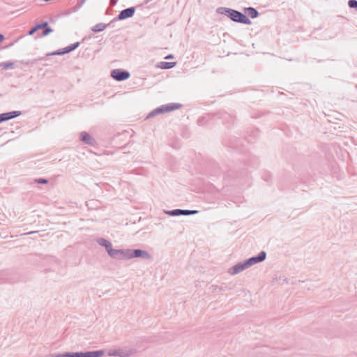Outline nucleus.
I'll list each match as a JSON object with an SVG mask.
<instances>
[{"instance_id":"nucleus-1","label":"nucleus","mask_w":357,"mask_h":357,"mask_svg":"<svg viewBox=\"0 0 357 357\" xmlns=\"http://www.w3.org/2000/svg\"><path fill=\"white\" fill-rule=\"evenodd\" d=\"M217 11L220 14L226 15L229 19L235 22L248 25H250L252 23L248 17L238 10L229 8L220 7L218 8Z\"/></svg>"},{"instance_id":"nucleus-2","label":"nucleus","mask_w":357,"mask_h":357,"mask_svg":"<svg viewBox=\"0 0 357 357\" xmlns=\"http://www.w3.org/2000/svg\"><path fill=\"white\" fill-rule=\"evenodd\" d=\"M119 260L130 259L132 258L152 259L151 255L146 251L139 249H122Z\"/></svg>"},{"instance_id":"nucleus-3","label":"nucleus","mask_w":357,"mask_h":357,"mask_svg":"<svg viewBox=\"0 0 357 357\" xmlns=\"http://www.w3.org/2000/svg\"><path fill=\"white\" fill-rule=\"evenodd\" d=\"M104 354L103 350L86 352H66L63 354H53L52 357H102Z\"/></svg>"},{"instance_id":"nucleus-4","label":"nucleus","mask_w":357,"mask_h":357,"mask_svg":"<svg viewBox=\"0 0 357 357\" xmlns=\"http://www.w3.org/2000/svg\"><path fill=\"white\" fill-rule=\"evenodd\" d=\"M96 242L100 246L105 248L107 252L109 255V257H111L112 258H114L115 259H118V260L119 259L122 249H119V250L113 249L111 242L105 238H97Z\"/></svg>"},{"instance_id":"nucleus-5","label":"nucleus","mask_w":357,"mask_h":357,"mask_svg":"<svg viewBox=\"0 0 357 357\" xmlns=\"http://www.w3.org/2000/svg\"><path fill=\"white\" fill-rule=\"evenodd\" d=\"M130 74L128 71L123 69H114L111 71V77L116 81H123L128 79Z\"/></svg>"},{"instance_id":"nucleus-6","label":"nucleus","mask_w":357,"mask_h":357,"mask_svg":"<svg viewBox=\"0 0 357 357\" xmlns=\"http://www.w3.org/2000/svg\"><path fill=\"white\" fill-rule=\"evenodd\" d=\"M132 354V350L128 347L112 349L108 352L109 356L128 357Z\"/></svg>"},{"instance_id":"nucleus-7","label":"nucleus","mask_w":357,"mask_h":357,"mask_svg":"<svg viewBox=\"0 0 357 357\" xmlns=\"http://www.w3.org/2000/svg\"><path fill=\"white\" fill-rule=\"evenodd\" d=\"M266 253L265 251H261L257 256L252 257L245 260L248 267H250L256 264L260 263L266 259Z\"/></svg>"},{"instance_id":"nucleus-8","label":"nucleus","mask_w":357,"mask_h":357,"mask_svg":"<svg viewBox=\"0 0 357 357\" xmlns=\"http://www.w3.org/2000/svg\"><path fill=\"white\" fill-rule=\"evenodd\" d=\"M182 107V105L180 103H169L167 105H163L160 107H158V114H163L166 112H169L176 109H178Z\"/></svg>"},{"instance_id":"nucleus-9","label":"nucleus","mask_w":357,"mask_h":357,"mask_svg":"<svg viewBox=\"0 0 357 357\" xmlns=\"http://www.w3.org/2000/svg\"><path fill=\"white\" fill-rule=\"evenodd\" d=\"M247 268H248V265L246 264V261H244L243 262L238 263L237 264L229 268L228 272L231 275H236Z\"/></svg>"},{"instance_id":"nucleus-10","label":"nucleus","mask_w":357,"mask_h":357,"mask_svg":"<svg viewBox=\"0 0 357 357\" xmlns=\"http://www.w3.org/2000/svg\"><path fill=\"white\" fill-rule=\"evenodd\" d=\"M135 12V7H130L126 9H124L120 12L119 14L117 19L119 20H123L133 16Z\"/></svg>"},{"instance_id":"nucleus-11","label":"nucleus","mask_w":357,"mask_h":357,"mask_svg":"<svg viewBox=\"0 0 357 357\" xmlns=\"http://www.w3.org/2000/svg\"><path fill=\"white\" fill-rule=\"evenodd\" d=\"M79 45V43H75L74 44H72L62 50H57L54 52H52V54H50V55H62V54H66V53H69L72 51H73L74 50H75L78 46Z\"/></svg>"},{"instance_id":"nucleus-12","label":"nucleus","mask_w":357,"mask_h":357,"mask_svg":"<svg viewBox=\"0 0 357 357\" xmlns=\"http://www.w3.org/2000/svg\"><path fill=\"white\" fill-rule=\"evenodd\" d=\"M21 114V112L20 111H13L7 113L1 114V121H6L15 117L19 116Z\"/></svg>"},{"instance_id":"nucleus-13","label":"nucleus","mask_w":357,"mask_h":357,"mask_svg":"<svg viewBox=\"0 0 357 357\" xmlns=\"http://www.w3.org/2000/svg\"><path fill=\"white\" fill-rule=\"evenodd\" d=\"M80 139L86 144L93 145L95 144L94 139L87 132H82L80 134Z\"/></svg>"},{"instance_id":"nucleus-14","label":"nucleus","mask_w":357,"mask_h":357,"mask_svg":"<svg viewBox=\"0 0 357 357\" xmlns=\"http://www.w3.org/2000/svg\"><path fill=\"white\" fill-rule=\"evenodd\" d=\"M244 12L250 16L251 18L254 19L259 16V12L252 7H248L244 8Z\"/></svg>"},{"instance_id":"nucleus-15","label":"nucleus","mask_w":357,"mask_h":357,"mask_svg":"<svg viewBox=\"0 0 357 357\" xmlns=\"http://www.w3.org/2000/svg\"><path fill=\"white\" fill-rule=\"evenodd\" d=\"M176 66V62L161 61L158 63V68L161 69H170Z\"/></svg>"},{"instance_id":"nucleus-16","label":"nucleus","mask_w":357,"mask_h":357,"mask_svg":"<svg viewBox=\"0 0 357 357\" xmlns=\"http://www.w3.org/2000/svg\"><path fill=\"white\" fill-rule=\"evenodd\" d=\"M164 213L168 214L172 216L184 215V210L183 209H174L172 211H164Z\"/></svg>"},{"instance_id":"nucleus-17","label":"nucleus","mask_w":357,"mask_h":357,"mask_svg":"<svg viewBox=\"0 0 357 357\" xmlns=\"http://www.w3.org/2000/svg\"><path fill=\"white\" fill-rule=\"evenodd\" d=\"M106 27H107V24H103V23H99V24H97L96 25H95L91 29V30L96 33L100 32V31H103Z\"/></svg>"},{"instance_id":"nucleus-18","label":"nucleus","mask_w":357,"mask_h":357,"mask_svg":"<svg viewBox=\"0 0 357 357\" xmlns=\"http://www.w3.org/2000/svg\"><path fill=\"white\" fill-rule=\"evenodd\" d=\"M1 66L5 69H11L13 68V63L12 62H5L1 63Z\"/></svg>"},{"instance_id":"nucleus-19","label":"nucleus","mask_w":357,"mask_h":357,"mask_svg":"<svg viewBox=\"0 0 357 357\" xmlns=\"http://www.w3.org/2000/svg\"><path fill=\"white\" fill-rule=\"evenodd\" d=\"M52 32V29L47 26L44 29L41 36H46Z\"/></svg>"},{"instance_id":"nucleus-20","label":"nucleus","mask_w":357,"mask_h":357,"mask_svg":"<svg viewBox=\"0 0 357 357\" xmlns=\"http://www.w3.org/2000/svg\"><path fill=\"white\" fill-rule=\"evenodd\" d=\"M348 5L350 8H357V1L356 0H349L348 2Z\"/></svg>"},{"instance_id":"nucleus-21","label":"nucleus","mask_w":357,"mask_h":357,"mask_svg":"<svg viewBox=\"0 0 357 357\" xmlns=\"http://www.w3.org/2000/svg\"><path fill=\"white\" fill-rule=\"evenodd\" d=\"M198 211L196 210H184V215H190L197 214Z\"/></svg>"},{"instance_id":"nucleus-22","label":"nucleus","mask_w":357,"mask_h":357,"mask_svg":"<svg viewBox=\"0 0 357 357\" xmlns=\"http://www.w3.org/2000/svg\"><path fill=\"white\" fill-rule=\"evenodd\" d=\"M47 25H48V24L47 22H43V23L36 24V26L38 30H39L40 29H45L46 26H47Z\"/></svg>"},{"instance_id":"nucleus-23","label":"nucleus","mask_w":357,"mask_h":357,"mask_svg":"<svg viewBox=\"0 0 357 357\" xmlns=\"http://www.w3.org/2000/svg\"><path fill=\"white\" fill-rule=\"evenodd\" d=\"M36 182L38 183L46 184L47 183L48 181L45 178H38L36 180Z\"/></svg>"},{"instance_id":"nucleus-24","label":"nucleus","mask_w":357,"mask_h":357,"mask_svg":"<svg viewBox=\"0 0 357 357\" xmlns=\"http://www.w3.org/2000/svg\"><path fill=\"white\" fill-rule=\"evenodd\" d=\"M36 31H38V29L36 27V26H35L34 27H33L29 32V35H33Z\"/></svg>"},{"instance_id":"nucleus-25","label":"nucleus","mask_w":357,"mask_h":357,"mask_svg":"<svg viewBox=\"0 0 357 357\" xmlns=\"http://www.w3.org/2000/svg\"><path fill=\"white\" fill-rule=\"evenodd\" d=\"M156 114V109H153L147 116V118H149L151 116H153Z\"/></svg>"},{"instance_id":"nucleus-26","label":"nucleus","mask_w":357,"mask_h":357,"mask_svg":"<svg viewBox=\"0 0 357 357\" xmlns=\"http://www.w3.org/2000/svg\"><path fill=\"white\" fill-rule=\"evenodd\" d=\"M117 3V0H110V4L114 6Z\"/></svg>"},{"instance_id":"nucleus-27","label":"nucleus","mask_w":357,"mask_h":357,"mask_svg":"<svg viewBox=\"0 0 357 357\" xmlns=\"http://www.w3.org/2000/svg\"><path fill=\"white\" fill-rule=\"evenodd\" d=\"M173 58H174V56L172 54H169L167 56H165L166 59H173Z\"/></svg>"},{"instance_id":"nucleus-28","label":"nucleus","mask_w":357,"mask_h":357,"mask_svg":"<svg viewBox=\"0 0 357 357\" xmlns=\"http://www.w3.org/2000/svg\"><path fill=\"white\" fill-rule=\"evenodd\" d=\"M3 39H4L3 35L0 33V43L2 42Z\"/></svg>"},{"instance_id":"nucleus-29","label":"nucleus","mask_w":357,"mask_h":357,"mask_svg":"<svg viewBox=\"0 0 357 357\" xmlns=\"http://www.w3.org/2000/svg\"><path fill=\"white\" fill-rule=\"evenodd\" d=\"M37 231H30V232H28L26 233V234H34V233H36Z\"/></svg>"},{"instance_id":"nucleus-30","label":"nucleus","mask_w":357,"mask_h":357,"mask_svg":"<svg viewBox=\"0 0 357 357\" xmlns=\"http://www.w3.org/2000/svg\"><path fill=\"white\" fill-rule=\"evenodd\" d=\"M85 2V0L82 1L81 4H83Z\"/></svg>"}]
</instances>
